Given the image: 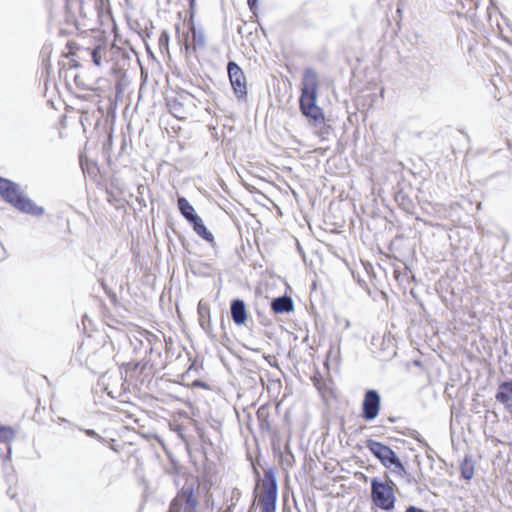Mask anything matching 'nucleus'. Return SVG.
Returning <instances> with one entry per match:
<instances>
[{"instance_id": "nucleus-1", "label": "nucleus", "mask_w": 512, "mask_h": 512, "mask_svg": "<svg viewBox=\"0 0 512 512\" xmlns=\"http://www.w3.org/2000/svg\"><path fill=\"white\" fill-rule=\"evenodd\" d=\"M301 95L299 99L302 114L314 120L315 123H322L324 115L322 109L317 105L318 76L312 68L304 71L302 78Z\"/></svg>"}, {"instance_id": "nucleus-2", "label": "nucleus", "mask_w": 512, "mask_h": 512, "mask_svg": "<svg viewBox=\"0 0 512 512\" xmlns=\"http://www.w3.org/2000/svg\"><path fill=\"white\" fill-rule=\"evenodd\" d=\"M0 195L5 202L22 213L32 216L44 214L43 207L37 206L21 189L19 184L7 178L0 177Z\"/></svg>"}, {"instance_id": "nucleus-3", "label": "nucleus", "mask_w": 512, "mask_h": 512, "mask_svg": "<svg viewBox=\"0 0 512 512\" xmlns=\"http://www.w3.org/2000/svg\"><path fill=\"white\" fill-rule=\"evenodd\" d=\"M366 447L385 468L390 469L392 472L402 477L406 475L407 472L403 463L389 446L379 441L368 439L366 441Z\"/></svg>"}, {"instance_id": "nucleus-4", "label": "nucleus", "mask_w": 512, "mask_h": 512, "mask_svg": "<svg viewBox=\"0 0 512 512\" xmlns=\"http://www.w3.org/2000/svg\"><path fill=\"white\" fill-rule=\"evenodd\" d=\"M372 502L382 510L390 511L395 507V495L390 484L374 477L371 479Z\"/></svg>"}, {"instance_id": "nucleus-5", "label": "nucleus", "mask_w": 512, "mask_h": 512, "mask_svg": "<svg viewBox=\"0 0 512 512\" xmlns=\"http://www.w3.org/2000/svg\"><path fill=\"white\" fill-rule=\"evenodd\" d=\"M278 485L273 469L264 471L263 490L259 499L262 512H276Z\"/></svg>"}, {"instance_id": "nucleus-6", "label": "nucleus", "mask_w": 512, "mask_h": 512, "mask_svg": "<svg viewBox=\"0 0 512 512\" xmlns=\"http://www.w3.org/2000/svg\"><path fill=\"white\" fill-rule=\"evenodd\" d=\"M198 505L193 485L185 484L172 499L168 512H197Z\"/></svg>"}, {"instance_id": "nucleus-7", "label": "nucleus", "mask_w": 512, "mask_h": 512, "mask_svg": "<svg viewBox=\"0 0 512 512\" xmlns=\"http://www.w3.org/2000/svg\"><path fill=\"white\" fill-rule=\"evenodd\" d=\"M227 73L236 97L239 99L244 98L247 95V83L244 72L240 66L234 61H229L227 64Z\"/></svg>"}, {"instance_id": "nucleus-8", "label": "nucleus", "mask_w": 512, "mask_h": 512, "mask_svg": "<svg viewBox=\"0 0 512 512\" xmlns=\"http://www.w3.org/2000/svg\"><path fill=\"white\" fill-rule=\"evenodd\" d=\"M381 397L376 390H367L362 403V417L366 421L374 420L380 411Z\"/></svg>"}, {"instance_id": "nucleus-9", "label": "nucleus", "mask_w": 512, "mask_h": 512, "mask_svg": "<svg viewBox=\"0 0 512 512\" xmlns=\"http://www.w3.org/2000/svg\"><path fill=\"white\" fill-rule=\"evenodd\" d=\"M102 385L105 391L112 398H117L122 393V388L124 386L123 374L121 371H116L115 373H105L101 377Z\"/></svg>"}, {"instance_id": "nucleus-10", "label": "nucleus", "mask_w": 512, "mask_h": 512, "mask_svg": "<svg viewBox=\"0 0 512 512\" xmlns=\"http://www.w3.org/2000/svg\"><path fill=\"white\" fill-rule=\"evenodd\" d=\"M192 104V96L188 93L180 94L172 101L168 102L170 113L177 119H186L190 114Z\"/></svg>"}, {"instance_id": "nucleus-11", "label": "nucleus", "mask_w": 512, "mask_h": 512, "mask_svg": "<svg viewBox=\"0 0 512 512\" xmlns=\"http://www.w3.org/2000/svg\"><path fill=\"white\" fill-rule=\"evenodd\" d=\"M231 318L236 325H243L247 320L245 302L241 299H234L230 305Z\"/></svg>"}, {"instance_id": "nucleus-12", "label": "nucleus", "mask_w": 512, "mask_h": 512, "mask_svg": "<svg viewBox=\"0 0 512 512\" xmlns=\"http://www.w3.org/2000/svg\"><path fill=\"white\" fill-rule=\"evenodd\" d=\"M495 398L507 408H512V380L505 381L499 385Z\"/></svg>"}, {"instance_id": "nucleus-13", "label": "nucleus", "mask_w": 512, "mask_h": 512, "mask_svg": "<svg viewBox=\"0 0 512 512\" xmlns=\"http://www.w3.org/2000/svg\"><path fill=\"white\" fill-rule=\"evenodd\" d=\"M271 309L277 314L290 312L293 310V301L289 296L274 298L271 302Z\"/></svg>"}, {"instance_id": "nucleus-14", "label": "nucleus", "mask_w": 512, "mask_h": 512, "mask_svg": "<svg viewBox=\"0 0 512 512\" xmlns=\"http://www.w3.org/2000/svg\"><path fill=\"white\" fill-rule=\"evenodd\" d=\"M135 341L141 345L145 353H151L158 339L156 335L144 330L139 332V337H135Z\"/></svg>"}, {"instance_id": "nucleus-15", "label": "nucleus", "mask_w": 512, "mask_h": 512, "mask_svg": "<svg viewBox=\"0 0 512 512\" xmlns=\"http://www.w3.org/2000/svg\"><path fill=\"white\" fill-rule=\"evenodd\" d=\"M177 203L181 215L187 220V222L191 223L197 217H199V215L195 212L194 207L185 197H179Z\"/></svg>"}, {"instance_id": "nucleus-16", "label": "nucleus", "mask_w": 512, "mask_h": 512, "mask_svg": "<svg viewBox=\"0 0 512 512\" xmlns=\"http://www.w3.org/2000/svg\"><path fill=\"white\" fill-rule=\"evenodd\" d=\"M193 227V230L195 233L201 237L202 239L206 240L207 242H213L214 236L213 234L207 229V227L204 225L202 218L199 216L194 221L190 223Z\"/></svg>"}, {"instance_id": "nucleus-17", "label": "nucleus", "mask_w": 512, "mask_h": 512, "mask_svg": "<svg viewBox=\"0 0 512 512\" xmlns=\"http://www.w3.org/2000/svg\"><path fill=\"white\" fill-rule=\"evenodd\" d=\"M199 324L205 330L210 329V308L207 303L200 301L198 304Z\"/></svg>"}, {"instance_id": "nucleus-18", "label": "nucleus", "mask_w": 512, "mask_h": 512, "mask_svg": "<svg viewBox=\"0 0 512 512\" xmlns=\"http://www.w3.org/2000/svg\"><path fill=\"white\" fill-rule=\"evenodd\" d=\"M192 32V48L194 51L203 49L206 45V37L202 29H197L195 26L191 29Z\"/></svg>"}, {"instance_id": "nucleus-19", "label": "nucleus", "mask_w": 512, "mask_h": 512, "mask_svg": "<svg viewBox=\"0 0 512 512\" xmlns=\"http://www.w3.org/2000/svg\"><path fill=\"white\" fill-rule=\"evenodd\" d=\"M106 360H108V356L107 349L105 347H102L101 349L95 351L87 359L88 363L94 365L95 367L100 366V364L104 363Z\"/></svg>"}, {"instance_id": "nucleus-20", "label": "nucleus", "mask_w": 512, "mask_h": 512, "mask_svg": "<svg viewBox=\"0 0 512 512\" xmlns=\"http://www.w3.org/2000/svg\"><path fill=\"white\" fill-rule=\"evenodd\" d=\"M396 201L399 203V206L407 213L412 214L414 209V203L412 199L407 197L403 193H398L396 195Z\"/></svg>"}, {"instance_id": "nucleus-21", "label": "nucleus", "mask_w": 512, "mask_h": 512, "mask_svg": "<svg viewBox=\"0 0 512 512\" xmlns=\"http://www.w3.org/2000/svg\"><path fill=\"white\" fill-rule=\"evenodd\" d=\"M16 434L10 426H0V441L10 442L15 438Z\"/></svg>"}, {"instance_id": "nucleus-22", "label": "nucleus", "mask_w": 512, "mask_h": 512, "mask_svg": "<svg viewBox=\"0 0 512 512\" xmlns=\"http://www.w3.org/2000/svg\"><path fill=\"white\" fill-rule=\"evenodd\" d=\"M461 476L465 480H471L474 476V468L471 463L467 460H464L460 466Z\"/></svg>"}, {"instance_id": "nucleus-23", "label": "nucleus", "mask_w": 512, "mask_h": 512, "mask_svg": "<svg viewBox=\"0 0 512 512\" xmlns=\"http://www.w3.org/2000/svg\"><path fill=\"white\" fill-rule=\"evenodd\" d=\"M91 58L96 66H100L102 63L101 48L96 47L91 51Z\"/></svg>"}, {"instance_id": "nucleus-24", "label": "nucleus", "mask_w": 512, "mask_h": 512, "mask_svg": "<svg viewBox=\"0 0 512 512\" xmlns=\"http://www.w3.org/2000/svg\"><path fill=\"white\" fill-rule=\"evenodd\" d=\"M85 433L88 437H91V438H95L96 440L100 441V442H104V438L102 436H100L95 430H92V429H86L85 430Z\"/></svg>"}, {"instance_id": "nucleus-25", "label": "nucleus", "mask_w": 512, "mask_h": 512, "mask_svg": "<svg viewBox=\"0 0 512 512\" xmlns=\"http://www.w3.org/2000/svg\"><path fill=\"white\" fill-rule=\"evenodd\" d=\"M257 417L259 421L263 419H267L268 417V409L265 406H261L257 411Z\"/></svg>"}, {"instance_id": "nucleus-26", "label": "nucleus", "mask_w": 512, "mask_h": 512, "mask_svg": "<svg viewBox=\"0 0 512 512\" xmlns=\"http://www.w3.org/2000/svg\"><path fill=\"white\" fill-rule=\"evenodd\" d=\"M241 498V491L238 488H233L231 493V503L235 502V505Z\"/></svg>"}, {"instance_id": "nucleus-27", "label": "nucleus", "mask_w": 512, "mask_h": 512, "mask_svg": "<svg viewBox=\"0 0 512 512\" xmlns=\"http://www.w3.org/2000/svg\"><path fill=\"white\" fill-rule=\"evenodd\" d=\"M168 41H169V34L166 31H163L159 38V43H160V45L168 44Z\"/></svg>"}, {"instance_id": "nucleus-28", "label": "nucleus", "mask_w": 512, "mask_h": 512, "mask_svg": "<svg viewBox=\"0 0 512 512\" xmlns=\"http://www.w3.org/2000/svg\"><path fill=\"white\" fill-rule=\"evenodd\" d=\"M405 512H426L424 509L410 505L406 508Z\"/></svg>"}, {"instance_id": "nucleus-29", "label": "nucleus", "mask_w": 512, "mask_h": 512, "mask_svg": "<svg viewBox=\"0 0 512 512\" xmlns=\"http://www.w3.org/2000/svg\"><path fill=\"white\" fill-rule=\"evenodd\" d=\"M259 426L262 430H266L270 428V423L268 419H263L262 421H259Z\"/></svg>"}, {"instance_id": "nucleus-30", "label": "nucleus", "mask_w": 512, "mask_h": 512, "mask_svg": "<svg viewBox=\"0 0 512 512\" xmlns=\"http://www.w3.org/2000/svg\"><path fill=\"white\" fill-rule=\"evenodd\" d=\"M339 324H343V328L344 329H349L350 328V321L348 319H339L337 320Z\"/></svg>"}, {"instance_id": "nucleus-31", "label": "nucleus", "mask_w": 512, "mask_h": 512, "mask_svg": "<svg viewBox=\"0 0 512 512\" xmlns=\"http://www.w3.org/2000/svg\"><path fill=\"white\" fill-rule=\"evenodd\" d=\"M257 1L258 0H247V3L251 11H254V9L257 7Z\"/></svg>"}, {"instance_id": "nucleus-32", "label": "nucleus", "mask_w": 512, "mask_h": 512, "mask_svg": "<svg viewBox=\"0 0 512 512\" xmlns=\"http://www.w3.org/2000/svg\"><path fill=\"white\" fill-rule=\"evenodd\" d=\"M234 507H235V502L231 503L229 506H227L226 509H224L221 512H233Z\"/></svg>"}, {"instance_id": "nucleus-33", "label": "nucleus", "mask_w": 512, "mask_h": 512, "mask_svg": "<svg viewBox=\"0 0 512 512\" xmlns=\"http://www.w3.org/2000/svg\"><path fill=\"white\" fill-rule=\"evenodd\" d=\"M195 385L199 387H206V384L200 381L195 382Z\"/></svg>"}, {"instance_id": "nucleus-34", "label": "nucleus", "mask_w": 512, "mask_h": 512, "mask_svg": "<svg viewBox=\"0 0 512 512\" xmlns=\"http://www.w3.org/2000/svg\"><path fill=\"white\" fill-rule=\"evenodd\" d=\"M194 3H195V0H189V5H190V7H193V6H194Z\"/></svg>"}, {"instance_id": "nucleus-35", "label": "nucleus", "mask_w": 512, "mask_h": 512, "mask_svg": "<svg viewBox=\"0 0 512 512\" xmlns=\"http://www.w3.org/2000/svg\"><path fill=\"white\" fill-rule=\"evenodd\" d=\"M132 344L134 345L135 350L139 348L136 343L132 342Z\"/></svg>"}]
</instances>
